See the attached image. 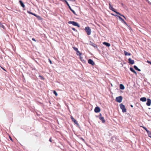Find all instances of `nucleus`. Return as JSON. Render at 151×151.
<instances>
[{"label": "nucleus", "mask_w": 151, "mask_h": 151, "mask_svg": "<svg viewBox=\"0 0 151 151\" xmlns=\"http://www.w3.org/2000/svg\"><path fill=\"white\" fill-rule=\"evenodd\" d=\"M72 29L74 31H75V30H76L74 28H73Z\"/></svg>", "instance_id": "nucleus-39"}, {"label": "nucleus", "mask_w": 151, "mask_h": 151, "mask_svg": "<svg viewBox=\"0 0 151 151\" xmlns=\"http://www.w3.org/2000/svg\"><path fill=\"white\" fill-rule=\"evenodd\" d=\"M141 127H142L147 132H149V131L145 127H144V126H141Z\"/></svg>", "instance_id": "nucleus-24"}, {"label": "nucleus", "mask_w": 151, "mask_h": 151, "mask_svg": "<svg viewBox=\"0 0 151 151\" xmlns=\"http://www.w3.org/2000/svg\"><path fill=\"white\" fill-rule=\"evenodd\" d=\"M120 88L121 89L123 90L124 89V87L123 85L121 84L120 85Z\"/></svg>", "instance_id": "nucleus-17"}, {"label": "nucleus", "mask_w": 151, "mask_h": 151, "mask_svg": "<svg viewBox=\"0 0 151 151\" xmlns=\"http://www.w3.org/2000/svg\"><path fill=\"white\" fill-rule=\"evenodd\" d=\"M120 106L121 109L122 110V111L123 113H124L126 112V109L125 108V106L124 105L122 104H120Z\"/></svg>", "instance_id": "nucleus-2"}, {"label": "nucleus", "mask_w": 151, "mask_h": 151, "mask_svg": "<svg viewBox=\"0 0 151 151\" xmlns=\"http://www.w3.org/2000/svg\"><path fill=\"white\" fill-rule=\"evenodd\" d=\"M85 30L88 35H89L91 34V30L89 27H86L85 28Z\"/></svg>", "instance_id": "nucleus-1"}, {"label": "nucleus", "mask_w": 151, "mask_h": 151, "mask_svg": "<svg viewBox=\"0 0 151 151\" xmlns=\"http://www.w3.org/2000/svg\"><path fill=\"white\" fill-rule=\"evenodd\" d=\"M124 55H130L131 54L125 51H124Z\"/></svg>", "instance_id": "nucleus-15"}, {"label": "nucleus", "mask_w": 151, "mask_h": 151, "mask_svg": "<svg viewBox=\"0 0 151 151\" xmlns=\"http://www.w3.org/2000/svg\"><path fill=\"white\" fill-rule=\"evenodd\" d=\"M34 15L36 17H37V16H38V15H37L36 14H34Z\"/></svg>", "instance_id": "nucleus-38"}, {"label": "nucleus", "mask_w": 151, "mask_h": 151, "mask_svg": "<svg viewBox=\"0 0 151 151\" xmlns=\"http://www.w3.org/2000/svg\"><path fill=\"white\" fill-rule=\"evenodd\" d=\"M80 58L81 60L82 61L84 60L83 59V58L81 56V55L80 56Z\"/></svg>", "instance_id": "nucleus-29"}, {"label": "nucleus", "mask_w": 151, "mask_h": 151, "mask_svg": "<svg viewBox=\"0 0 151 151\" xmlns=\"http://www.w3.org/2000/svg\"><path fill=\"white\" fill-rule=\"evenodd\" d=\"M140 100L142 102H145L146 101L147 99L145 97H142L140 98Z\"/></svg>", "instance_id": "nucleus-13"}, {"label": "nucleus", "mask_w": 151, "mask_h": 151, "mask_svg": "<svg viewBox=\"0 0 151 151\" xmlns=\"http://www.w3.org/2000/svg\"><path fill=\"white\" fill-rule=\"evenodd\" d=\"M130 70L132 71V72H133L135 74H137V73L133 69V68H130Z\"/></svg>", "instance_id": "nucleus-19"}, {"label": "nucleus", "mask_w": 151, "mask_h": 151, "mask_svg": "<svg viewBox=\"0 0 151 151\" xmlns=\"http://www.w3.org/2000/svg\"><path fill=\"white\" fill-rule=\"evenodd\" d=\"M89 44L94 47L96 48L97 47V46L96 44L94 43H93L91 42H90V43Z\"/></svg>", "instance_id": "nucleus-14"}, {"label": "nucleus", "mask_w": 151, "mask_h": 151, "mask_svg": "<svg viewBox=\"0 0 151 151\" xmlns=\"http://www.w3.org/2000/svg\"><path fill=\"white\" fill-rule=\"evenodd\" d=\"M27 12L28 13H29V14H32V12H29V11H27Z\"/></svg>", "instance_id": "nucleus-30"}, {"label": "nucleus", "mask_w": 151, "mask_h": 151, "mask_svg": "<svg viewBox=\"0 0 151 151\" xmlns=\"http://www.w3.org/2000/svg\"><path fill=\"white\" fill-rule=\"evenodd\" d=\"M88 62L89 64H91L93 65H94L95 64L94 63L91 59H90L88 60Z\"/></svg>", "instance_id": "nucleus-6"}, {"label": "nucleus", "mask_w": 151, "mask_h": 151, "mask_svg": "<svg viewBox=\"0 0 151 151\" xmlns=\"http://www.w3.org/2000/svg\"><path fill=\"white\" fill-rule=\"evenodd\" d=\"M115 15L116 16H117V17H119V19H120L122 22L124 21V20L120 16H117L116 15Z\"/></svg>", "instance_id": "nucleus-23"}, {"label": "nucleus", "mask_w": 151, "mask_h": 151, "mask_svg": "<svg viewBox=\"0 0 151 151\" xmlns=\"http://www.w3.org/2000/svg\"><path fill=\"white\" fill-rule=\"evenodd\" d=\"M128 61L129 63L131 64H133L134 63V61L133 60H132L130 58H129L128 59Z\"/></svg>", "instance_id": "nucleus-10"}, {"label": "nucleus", "mask_w": 151, "mask_h": 151, "mask_svg": "<svg viewBox=\"0 0 151 151\" xmlns=\"http://www.w3.org/2000/svg\"><path fill=\"white\" fill-rule=\"evenodd\" d=\"M19 2L22 6L23 8L25 7L24 5V4H23V2L22 1L20 0L19 1Z\"/></svg>", "instance_id": "nucleus-16"}, {"label": "nucleus", "mask_w": 151, "mask_h": 151, "mask_svg": "<svg viewBox=\"0 0 151 151\" xmlns=\"http://www.w3.org/2000/svg\"><path fill=\"white\" fill-rule=\"evenodd\" d=\"M147 62L148 63H150L151 65V62L149 61H147Z\"/></svg>", "instance_id": "nucleus-32"}, {"label": "nucleus", "mask_w": 151, "mask_h": 151, "mask_svg": "<svg viewBox=\"0 0 151 151\" xmlns=\"http://www.w3.org/2000/svg\"><path fill=\"white\" fill-rule=\"evenodd\" d=\"M1 25V27H3V28H4V26L2 25Z\"/></svg>", "instance_id": "nucleus-40"}, {"label": "nucleus", "mask_w": 151, "mask_h": 151, "mask_svg": "<svg viewBox=\"0 0 151 151\" xmlns=\"http://www.w3.org/2000/svg\"><path fill=\"white\" fill-rule=\"evenodd\" d=\"M37 18L39 20H41L42 18L39 16H37Z\"/></svg>", "instance_id": "nucleus-27"}, {"label": "nucleus", "mask_w": 151, "mask_h": 151, "mask_svg": "<svg viewBox=\"0 0 151 151\" xmlns=\"http://www.w3.org/2000/svg\"><path fill=\"white\" fill-rule=\"evenodd\" d=\"M40 77L42 79H43L44 78H43L42 76H40Z\"/></svg>", "instance_id": "nucleus-33"}, {"label": "nucleus", "mask_w": 151, "mask_h": 151, "mask_svg": "<svg viewBox=\"0 0 151 151\" xmlns=\"http://www.w3.org/2000/svg\"><path fill=\"white\" fill-rule=\"evenodd\" d=\"M2 68L3 69H4V70H5V69H4V68Z\"/></svg>", "instance_id": "nucleus-47"}, {"label": "nucleus", "mask_w": 151, "mask_h": 151, "mask_svg": "<svg viewBox=\"0 0 151 151\" xmlns=\"http://www.w3.org/2000/svg\"><path fill=\"white\" fill-rule=\"evenodd\" d=\"M32 40H33V41H35V39L34 38H33L32 39Z\"/></svg>", "instance_id": "nucleus-36"}, {"label": "nucleus", "mask_w": 151, "mask_h": 151, "mask_svg": "<svg viewBox=\"0 0 151 151\" xmlns=\"http://www.w3.org/2000/svg\"><path fill=\"white\" fill-rule=\"evenodd\" d=\"M122 97L121 96L116 97V101L119 103L121 102L122 101Z\"/></svg>", "instance_id": "nucleus-3"}, {"label": "nucleus", "mask_w": 151, "mask_h": 151, "mask_svg": "<svg viewBox=\"0 0 151 151\" xmlns=\"http://www.w3.org/2000/svg\"><path fill=\"white\" fill-rule=\"evenodd\" d=\"M73 49L78 53H79V51L78 50V49L76 47H73Z\"/></svg>", "instance_id": "nucleus-22"}, {"label": "nucleus", "mask_w": 151, "mask_h": 151, "mask_svg": "<svg viewBox=\"0 0 151 151\" xmlns=\"http://www.w3.org/2000/svg\"><path fill=\"white\" fill-rule=\"evenodd\" d=\"M101 114H100L99 115V119L100 120L102 121V122L104 123L105 122V120L104 119V117L101 116Z\"/></svg>", "instance_id": "nucleus-5"}, {"label": "nucleus", "mask_w": 151, "mask_h": 151, "mask_svg": "<svg viewBox=\"0 0 151 151\" xmlns=\"http://www.w3.org/2000/svg\"><path fill=\"white\" fill-rule=\"evenodd\" d=\"M111 6V4L110 3H109V6Z\"/></svg>", "instance_id": "nucleus-43"}, {"label": "nucleus", "mask_w": 151, "mask_h": 151, "mask_svg": "<svg viewBox=\"0 0 151 151\" xmlns=\"http://www.w3.org/2000/svg\"><path fill=\"white\" fill-rule=\"evenodd\" d=\"M66 4H67V5L68 6L69 8L70 9V10L72 11L73 13V14H76L75 12H74V10H73L71 8V7H70V6L69 5V4L68 3V2H66Z\"/></svg>", "instance_id": "nucleus-9"}, {"label": "nucleus", "mask_w": 151, "mask_h": 151, "mask_svg": "<svg viewBox=\"0 0 151 151\" xmlns=\"http://www.w3.org/2000/svg\"><path fill=\"white\" fill-rule=\"evenodd\" d=\"M151 103V100L149 99H147V102L146 103V104L148 106H150V105Z\"/></svg>", "instance_id": "nucleus-8"}, {"label": "nucleus", "mask_w": 151, "mask_h": 151, "mask_svg": "<svg viewBox=\"0 0 151 151\" xmlns=\"http://www.w3.org/2000/svg\"><path fill=\"white\" fill-rule=\"evenodd\" d=\"M34 14H33V13H32V14L33 15H34Z\"/></svg>", "instance_id": "nucleus-45"}, {"label": "nucleus", "mask_w": 151, "mask_h": 151, "mask_svg": "<svg viewBox=\"0 0 151 151\" xmlns=\"http://www.w3.org/2000/svg\"><path fill=\"white\" fill-rule=\"evenodd\" d=\"M34 15L36 17H37V16H38V15H37L36 14H34Z\"/></svg>", "instance_id": "nucleus-37"}, {"label": "nucleus", "mask_w": 151, "mask_h": 151, "mask_svg": "<svg viewBox=\"0 0 151 151\" xmlns=\"http://www.w3.org/2000/svg\"><path fill=\"white\" fill-rule=\"evenodd\" d=\"M134 67L135 69L136 70H138V71H141L140 69H139L137 66L136 65H134Z\"/></svg>", "instance_id": "nucleus-20"}, {"label": "nucleus", "mask_w": 151, "mask_h": 151, "mask_svg": "<svg viewBox=\"0 0 151 151\" xmlns=\"http://www.w3.org/2000/svg\"><path fill=\"white\" fill-rule=\"evenodd\" d=\"M9 138H10V139L11 140H12V138H11L10 137H9Z\"/></svg>", "instance_id": "nucleus-41"}, {"label": "nucleus", "mask_w": 151, "mask_h": 151, "mask_svg": "<svg viewBox=\"0 0 151 151\" xmlns=\"http://www.w3.org/2000/svg\"><path fill=\"white\" fill-rule=\"evenodd\" d=\"M94 111L96 113L99 112L100 111V109L99 107H96L95 108Z\"/></svg>", "instance_id": "nucleus-7"}, {"label": "nucleus", "mask_w": 151, "mask_h": 151, "mask_svg": "<svg viewBox=\"0 0 151 151\" xmlns=\"http://www.w3.org/2000/svg\"><path fill=\"white\" fill-rule=\"evenodd\" d=\"M81 139H82L83 140H84V139H83V138H81Z\"/></svg>", "instance_id": "nucleus-46"}, {"label": "nucleus", "mask_w": 151, "mask_h": 151, "mask_svg": "<svg viewBox=\"0 0 151 151\" xmlns=\"http://www.w3.org/2000/svg\"><path fill=\"white\" fill-rule=\"evenodd\" d=\"M71 118L73 122L77 125H78V124L77 123V121L72 116H71Z\"/></svg>", "instance_id": "nucleus-11"}, {"label": "nucleus", "mask_w": 151, "mask_h": 151, "mask_svg": "<svg viewBox=\"0 0 151 151\" xmlns=\"http://www.w3.org/2000/svg\"><path fill=\"white\" fill-rule=\"evenodd\" d=\"M103 44L108 47H109L110 46V44L105 42H103Z\"/></svg>", "instance_id": "nucleus-12"}, {"label": "nucleus", "mask_w": 151, "mask_h": 151, "mask_svg": "<svg viewBox=\"0 0 151 151\" xmlns=\"http://www.w3.org/2000/svg\"><path fill=\"white\" fill-rule=\"evenodd\" d=\"M115 12L116 13V14H119V15H120V16H122V17H124L125 19H126V17H125L123 15H122V14H120V13H119V12H117L116 11Z\"/></svg>", "instance_id": "nucleus-21"}, {"label": "nucleus", "mask_w": 151, "mask_h": 151, "mask_svg": "<svg viewBox=\"0 0 151 151\" xmlns=\"http://www.w3.org/2000/svg\"><path fill=\"white\" fill-rule=\"evenodd\" d=\"M49 62H50V63L51 64L52 63V62L51 61V60L50 59H49Z\"/></svg>", "instance_id": "nucleus-34"}, {"label": "nucleus", "mask_w": 151, "mask_h": 151, "mask_svg": "<svg viewBox=\"0 0 151 151\" xmlns=\"http://www.w3.org/2000/svg\"><path fill=\"white\" fill-rule=\"evenodd\" d=\"M76 54H77V55H80H80H81V54L80 53V52H79V53H78V52H77Z\"/></svg>", "instance_id": "nucleus-28"}, {"label": "nucleus", "mask_w": 151, "mask_h": 151, "mask_svg": "<svg viewBox=\"0 0 151 151\" xmlns=\"http://www.w3.org/2000/svg\"><path fill=\"white\" fill-rule=\"evenodd\" d=\"M49 141H50V142H51V139H49Z\"/></svg>", "instance_id": "nucleus-42"}, {"label": "nucleus", "mask_w": 151, "mask_h": 151, "mask_svg": "<svg viewBox=\"0 0 151 151\" xmlns=\"http://www.w3.org/2000/svg\"><path fill=\"white\" fill-rule=\"evenodd\" d=\"M148 136L151 138V132L149 131L148 132H147Z\"/></svg>", "instance_id": "nucleus-25"}, {"label": "nucleus", "mask_w": 151, "mask_h": 151, "mask_svg": "<svg viewBox=\"0 0 151 151\" xmlns=\"http://www.w3.org/2000/svg\"><path fill=\"white\" fill-rule=\"evenodd\" d=\"M68 23L69 24H72L73 25L77 26L78 27H80V26L76 22L73 21H69L68 22Z\"/></svg>", "instance_id": "nucleus-4"}, {"label": "nucleus", "mask_w": 151, "mask_h": 151, "mask_svg": "<svg viewBox=\"0 0 151 151\" xmlns=\"http://www.w3.org/2000/svg\"><path fill=\"white\" fill-rule=\"evenodd\" d=\"M123 22L125 24L127 25V23L125 22V21L124 20Z\"/></svg>", "instance_id": "nucleus-31"}, {"label": "nucleus", "mask_w": 151, "mask_h": 151, "mask_svg": "<svg viewBox=\"0 0 151 151\" xmlns=\"http://www.w3.org/2000/svg\"><path fill=\"white\" fill-rule=\"evenodd\" d=\"M109 8L110 9L112 10L114 12H116L115 11V9L114 8L111 6H109Z\"/></svg>", "instance_id": "nucleus-18"}, {"label": "nucleus", "mask_w": 151, "mask_h": 151, "mask_svg": "<svg viewBox=\"0 0 151 151\" xmlns=\"http://www.w3.org/2000/svg\"><path fill=\"white\" fill-rule=\"evenodd\" d=\"M131 107H133V105H131Z\"/></svg>", "instance_id": "nucleus-44"}, {"label": "nucleus", "mask_w": 151, "mask_h": 151, "mask_svg": "<svg viewBox=\"0 0 151 151\" xmlns=\"http://www.w3.org/2000/svg\"><path fill=\"white\" fill-rule=\"evenodd\" d=\"M53 93H54V94L55 95V96H58V94L55 91H54Z\"/></svg>", "instance_id": "nucleus-26"}, {"label": "nucleus", "mask_w": 151, "mask_h": 151, "mask_svg": "<svg viewBox=\"0 0 151 151\" xmlns=\"http://www.w3.org/2000/svg\"><path fill=\"white\" fill-rule=\"evenodd\" d=\"M62 1H64L66 3V2H67L66 0H62Z\"/></svg>", "instance_id": "nucleus-35"}]
</instances>
